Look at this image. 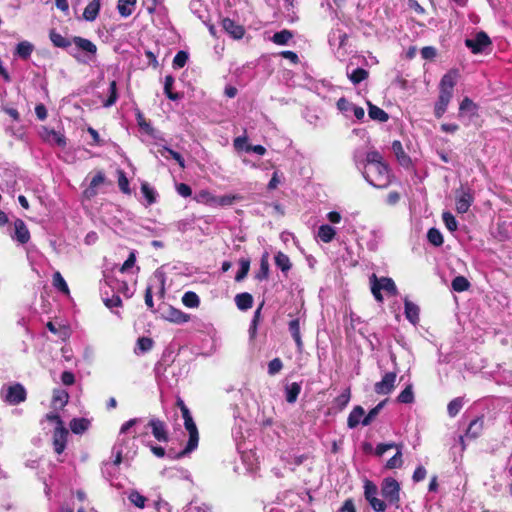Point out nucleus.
Listing matches in <instances>:
<instances>
[{
    "label": "nucleus",
    "mask_w": 512,
    "mask_h": 512,
    "mask_svg": "<svg viewBox=\"0 0 512 512\" xmlns=\"http://www.w3.org/2000/svg\"><path fill=\"white\" fill-rule=\"evenodd\" d=\"M365 180L375 188L384 189L391 183V172L386 163L365 167L363 171Z\"/></svg>",
    "instance_id": "1"
},
{
    "label": "nucleus",
    "mask_w": 512,
    "mask_h": 512,
    "mask_svg": "<svg viewBox=\"0 0 512 512\" xmlns=\"http://www.w3.org/2000/svg\"><path fill=\"white\" fill-rule=\"evenodd\" d=\"M182 417L184 419L185 428L189 433V440L187 442L186 447L181 452L175 453L174 451L169 450L168 456L172 459H179L181 457H184L187 454L194 451L198 446V441H199L198 429L196 427V424L192 418L190 411L189 410L187 412L184 411V413L182 414Z\"/></svg>",
    "instance_id": "2"
},
{
    "label": "nucleus",
    "mask_w": 512,
    "mask_h": 512,
    "mask_svg": "<svg viewBox=\"0 0 512 512\" xmlns=\"http://www.w3.org/2000/svg\"><path fill=\"white\" fill-rule=\"evenodd\" d=\"M131 441V439L127 436H118L116 443L112 447V455L114 456V460L112 462H105L102 466V473L105 476L111 477L115 474L117 467L122 462V455L124 452V447Z\"/></svg>",
    "instance_id": "3"
},
{
    "label": "nucleus",
    "mask_w": 512,
    "mask_h": 512,
    "mask_svg": "<svg viewBox=\"0 0 512 512\" xmlns=\"http://www.w3.org/2000/svg\"><path fill=\"white\" fill-rule=\"evenodd\" d=\"M0 396L2 400L10 405H18L26 400L27 393L24 386L20 383L4 385L1 388Z\"/></svg>",
    "instance_id": "4"
},
{
    "label": "nucleus",
    "mask_w": 512,
    "mask_h": 512,
    "mask_svg": "<svg viewBox=\"0 0 512 512\" xmlns=\"http://www.w3.org/2000/svg\"><path fill=\"white\" fill-rule=\"evenodd\" d=\"M381 290H384L391 295H397L398 293L397 287L391 278L382 277L377 279L376 275L373 274L371 277V291L378 302L383 301Z\"/></svg>",
    "instance_id": "5"
},
{
    "label": "nucleus",
    "mask_w": 512,
    "mask_h": 512,
    "mask_svg": "<svg viewBox=\"0 0 512 512\" xmlns=\"http://www.w3.org/2000/svg\"><path fill=\"white\" fill-rule=\"evenodd\" d=\"M456 210L458 213H466L474 201L473 190L468 186H463L455 191Z\"/></svg>",
    "instance_id": "6"
},
{
    "label": "nucleus",
    "mask_w": 512,
    "mask_h": 512,
    "mask_svg": "<svg viewBox=\"0 0 512 512\" xmlns=\"http://www.w3.org/2000/svg\"><path fill=\"white\" fill-rule=\"evenodd\" d=\"M381 493L382 496L393 505L398 506L400 497V485L399 483L393 479V478H386L384 479L382 486H381Z\"/></svg>",
    "instance_id": "7"
},
{
    "label": "nucleus",
    "mask_w": 512,
    "mask_h": 512,
    "mask_svg": "<svg viewBox=\"0 0 512 512\" xmlns=\"http://www.w3.org/2000/svg\"><path fill=\"white\" fill-rule=\"evenodd\" d=\"M397 374L395 372H387L381 381L375 383L374 391L379 395L390 394L395 388Z\"/></svg>",
    "instance_id": "8"
},
{
    "label": "nucleus",
    "mask_w": 512,
    "mask_h": 512,
    "mask_svg": "<svg viewBox=\"0 0 512 512\" xmlns=\"http://www.w3.org/2000/svg\"><path fill=\"white\" fill-rule=\"evenodd\" d=\"M491 44L488 35L481 31L478 32L473 39H466L465 45L474 53L478 54L484 50L485 47Z\"/></svg>",
    "instance_id": "9"
},
{
    "label": "nucleus",
    "mask_w": 512,
    "mask_h": 512,
    "mask_svg": "<svg viewBox=\"0 0 512 512\" xmlns=\"http://www.w3.org/2000/svg\"><path fill=\"white\" fill-rule=\"evenodd\" d=\"M68 431L65 427H56L53 434V447L57 454H61L66 448Z\"/></svg>",
    "instance_id": "10"
},
{
    "label": "nucleus",
    "mask_w": 512,
    "mask_h": 512,
    "mask_svg": "<svg viewBox=\"0 0 512 512\" xmlns=\"http://www.w3.org/2000/svg\"><path fill=\"white\" fill-rule=\"evenodd\" d=\"M392 151L398 161V163L404 168H410L412 166V160L408 154L405 153L403 145L400 141L395 140L392 143Z\"/></svg>",
    "instance_id": "11"
},
{
    "label": "nucleus",
    "mask_w": 512,
    "mask_h": 512,
    "mask_svg": "<svg viewBox=\"0 0 512 512\" xmlns=\"http://www.w3.org/2000/svg\"><path fill=\"white\" fill-rule=\"evenodd\" d=\"M148 426L151 428L153 436L158 441L166 442L168 440L166 425L163 421L153 418L149 421Z\"/></svg>",
    "instance_id": "12"
},
{
    "label": "nucleus",
    "mask_w": 512,
    "mask_h": 512,
    "mask_svg": "<svg viewBox=\"0 0 512 512\" xmlns=\"http://www.w3.org/2000/svg\"><path fill=\"white\" fill-rule=\"evenodd\" d=\"M222 28L234 39H241L245 33L243 26L237 24L230 18H224L222 20Z\"/></svg>",
    "instance_id": "13"
},
{
    "label": "nucleus",
    "mask_w": 512,
    "mask_h": 512,
    "mask_svg": "<svg viewBox=\"0 0 512 512\" xmlns=\"http://www.w3.org/2000/svg\"><path fill=\"white\" fill-rule=\"evenodd\" d=\"M105 182V174L102 171H98L96 175L91 179L89 186L84 190L83 194L87 199H91L97 195V189L100 185Z\"/></svg>",
    "instance_id": "14"
},
{
    "label": "nucleus",
    "mask_w": 512,
    "mask_h": 512,
    "mask_svg": "<svg viewBox=\"0 0 512 512\" xmlns=\"http://www.w3.org/2000/svg\"><path fill=\"white\" fill-rule=\"evenodd\" d=\"M41 136L45 141L49 143L55 144L59 147L66 146V138L63 134L59 132L44 127L41 132Z\"/></svg>",
    "instance_id": "15"
},
{
    "label": "nucleus",
    "mask_w": 512,
    "mask_h": 512,
    "mask_svg": "<svg viewBox=\"0 0 512 512\" xmlns=\"http://www.w3.org/2000/svg\"><path fill=\"white\" fill-rule=\"evenodd\" d=\"M453 94L440 91L438 101L435 104L434 113L437 118H441L447 110V106L452 99Z\"/></svg>",
    "instance_id": "16"
},
{
    "label": "nucleus",
    "mask_w": 512,
    "mask_h": 512,
    "mask_svg": "<svg viewBox=\"0 0 512 512\" xmlns=\"http://www.w3.org/2000/svg\"><path fill=\"white\" fill-rule=\"evenodd\" d=\"M15 238L21 244H26L30 240V232L23 220L17 219L14 222Z\"/></svg>",
    "instance_id": "17"
},
{
    "label": "nucleus",
    "mask_w": 512,
    "mask_h": 512,
    "mask_svg": "<svg viewBox=\"0 0 512 512\" xmlns=\"http://www.w3.org/2000/svg\"><path fill=\"white\" fill-rule=\"evenodd\" d=\"M457 76L458 74L457 71L455 70L446 73L441 79L440 91H445L453 94V88L456 84Z\"/></svg>",
    "instance_id": "18"
},
{
    "label": "nucleus",
    "mask_w": 512,
    "mask_h": 512,
    "mask_svg": "<svg viewBox=\"0 0 512 512\" xmlns=\"http://www.w3.org/2000/svg\"><path fill=\"white\" fill-rule=\"evenodd\" d=\"M364 414H365V411H364L363 407H361L359 405L355 406L348 416V419H347L348 427L352 429V428L357 427L360 423L362 424V419L365 417Z\"/></svg>",
    "instance_id": "19"
},
{
    "label": "nucleus",
    "mask_w": 512,
    "mask_h": 512,
    "mask_svg": "<svg viewBox=\"0 0 512 512\" xmlns=\"http://www.w3.org/2000/svg\"><path fill=\"white\" fill-rule=\"evenodd\" d=\"M484 427V419L483 417H477L473 421L470 422L467 430L466 437L471 439H476L482 432Z\"/></svg>",
    "instance_id": "20"
},
{
    "label": "nucleus",
    "mask_w": 512,
    "mask_h": 512,
    "mask_svg": "<svg viewBox=\"0 0 512 512\" xmlns=\"http://www.w3.org/2000/svg\"><path fill=\"white\" fill-rule=\"evenodd\" d=\"M72 42L76 45L78 49L85 51L89 54L95 55L97 52L96 45L86 38L75 36L73 37Z\"/></svg>",
    "instance_id": "21"
},
{
    "label": "nucleus",
    "mask_w": 512,
    "mask_h": 512,
    "mask_svg": "<svg viewBox=\"0 0 512 512\" xmlns=\"http://www.w3.org/2000/svg\"><path fill=\"white\" fill-rule=\"evenodd\" d=\"M100 6H101V0H92L85 7L84 12H83V18L86 21H90V22L94 21L99 14Z\"/></svg>",
    "instance_id": "22"
},
{
    "label": "nucleus",
    "mask_w": 512,
    "mask_h": 512,
    "mask_svg": "<svg viewBox=\"0 0 512 512\" xmlns=\"http://www.w3.org/2000/svg\"><path fill=\"white\" fill-rule=\"evenodd\" d=\"M405 316L412 323L416 324L419 321V307L407 298L404 301Z\"/></svg>",
    "instance_id": "23"
},
{
    "label": "nucleus",
    "mask_w": 512,
    "mask_h": 512,
    "mask_svg": "<svg viewBox=\"0 0 512 512\" xmlns=\"http://www.w3.org/2000/svg\"><path fill=\"white\" fill-rule=\"evenodd\" d=\"M368 115L372 120L379 122H386L389 119V115L383 109L370 102H368Z\"/></svg>",
    "instance_id": "24"
},
{
    "label": "nucleus",
    "mask_w": 512,
    "mask_h": 512,
    "mask_svg": "<svg viewBox=\"0 0 512 512\" xmlns=\"http://www.w3.org/2000/svg\"><path fill=\"white\" fill-rule=\"evenodd\" d=\"M289 331L297 345L298 350H302L303 348V342L301 338L300 333V320L299 319H293L289 322Z\"/></svg>",
    "instance_id": "25"
},
{
    "label": "nucleus",
    "mask_w": 512,
    "mask_h": 512,
    "mask_svg": "<svg viewBox=\"0 0 512 512\" xmlns=\"http://www.w3.org/2000/svg\"><path fill=\"white\" fill-rule=\"evenodd\" d=\"M90 422L86 418H74L70 422V429L74 434H82L89 428Z\"/></svg>",
    "instance_id": "26"
},
{
    "label": "nucleus",
    "mask_w": 512,
    "mask_h": 512,
    "mask_svg": "<svg viewBox=\"0 0 512 512\" xmlns=\"http://www.w3.org/2000/svg\"><path fill=\"white\" fill-rule=\"evenodd\" d=\"M235 303L240 310H248L252 307L253 297L249 293H240L235 296Z\"/></svg>",
    "instance_id": "27"
},
{
    "label": "nucleus",
    "mask_w": 512,
    "mask_h": 512,
    "mask_svg": "<svg viewBox=\"0 0 512 512\" xmlns=\"http://www.w3.org/2000/svg\"><path fill=\"white\" fill-rule=\"evenodd\" d=\"M136 0H119L117 9L122 17H129L135 8Z\"/></svg>",
    "instance_id": "28"
},
{
    "label": "nucleus",
    "mask_w": 512,
    "mask_h": 512,
    "mask_svg": "<svg viewBox=\"0 0 512 512\" xmlns=\"http://www.w3.org/2000/svg\"><path fill=\"white\" fill-rule=\"evenodd\" d=\"M301 392V385L297 382H293L287 385L285 388L286 401L288 403H295Z\"/></svg>",
    "instance_id": "29"
},
{
    "label": "nucleus",
    "mask_w": 512,
    "mask_h": 512,
    "mask_svg": "<svg viewBox=\"0 0 512 512\" xmlns=\"http://www.w3.org/2000/svg\"><path fill=\"white\" fill-rule=\"evenodd\" d=\"M49 38L55 47L68 48L71 46V41L55 30L50 31Z\"/></svg>",
    "instance_id": "30"
},
{
    "label": "nucleus",
    "mask_w": 512,
    "mask_h": 512,
    "mask_svg": "<svg viewBox=\"0 0 512 512\" xmlns=\"http://www.w3.org/2000/svg\"><path fill=\"white\" fill-rule=\"evenodd\" d=\"M255 277L259 281L266 280L269 277L268 253L262 255L260 260V268Z\"/></svg>",
    "instance_id": "31"
},
{
    "label": "nucleus",
    "mask_w": 512,
    "mask_h": 512,
    "mask_svg": "<svg viewBox=\"0 0 512 512\" xmlns=\"http://www.w3.org/2000/svg\"><path fill=\"white\" fill-rule=\"evenodd\" d=\"M275 265L281 269L282 272L286 273L288 272L290 269H291V262H290V259L289 257L284 254L283 252L279 251L276 255H275Z\"/></svg>",
    "instance_id": "32"
},
{
    "label": "nucleus",
    "mask_w": 512,
    "mask_h": 512,
    "mask_svg": "<svg viewBox=\"0 0 512 512\" xmlns=\"http://www.w3.org/2000/svg\"><path fill=\"white\" fill-rule=\"evenodd\" d=\"M118 99V90H117V83L115 80H112L109 84L108 88V98L103 102L104 107H111L113 106Z\"/></svg>",
    "instance_id": "33"
},
{
    "label": "nucleus",
    "mask_w": 512,
    "mask_h": 512,
    "mask_svg": "<svg viewBox=\"0 0 512 512\" xmlns=\"http://www.w3.org/2000/svg\"><path fill=\"white\" fill-rule=\"evenodd\" d=\"M387 402V399L381 401L378 403L374 408H372L368 414L362 419V425L368 426L372 423V421L377 417V415L380 413V411L383 409Z\"/></svg>",
    "instance_id": "34"
},
{
    "label": "nucleus",
    "mask_w": 512,
    "mask_h": 512,
    "mask_svg": "<svg viewBox=\"0 0 512 512\" xmlns=\"http://www.w3.org/2000/svg\"><path fill=\"white\" fill-rule=\"evenodd\" d=\"M167 319L171 322L181 324L189 320V315L183 313L181 310L170 308L168 311Z\"/></svg>",
    "instance_id": "35"
},
{
    "label": "nucleus",
    "mask_w": 512,
    "mask_h": 512,
    "mask_svg": "<svg viewBox=\"0 0 512 512\" xmlns=\"http://www.w3.org/2000/svg\"><path fill=\"white\" fill-rule=\"evenodd\" d=\"M34 50L32 43L28 41H22L18 43L16 47V54L22 59H28Z\"/></svg>",
    "instance_id": "36"
},
{
    "label": "nucleus",
    "mask_w": 512,
    "mask_h": 512,
    "mask_svg": "<svg viewBox=\"0 0 512 512\" xmlns=\"http://www.w3.org/2000/svg\"><path fill=\"white\" fill-rule=\"evenodd\" d=\"M336 234V231L330 225H321L318 229V237L325 243L332 241Z\"/></svg>",
    "instance_id": "37"
},
{
    "label": "nucleus",
    "mask_w": 512,
    "mask_h": 512,
    "mask_svg": "<svg viewBox=\"0 0 512 512\" xmlns=\"http://www.w3.org/2000/svg\"><path fill=\"white\" fill-rule=\"evenodd\" d=\"M52 283H53V286L59 290L60 292L68 295L69 294V288H68V285L66 283V281L64 280V278L62 277L61 273L56 271L54 274H53V279H52Z\"/></svg>",
    "instance_id": "38"
},
{
    "label": "nucleus",
    "mask_w": 512,
    "mask_h": 512,
    "mask_svg": "<svg viewBox=\"0 0 512 512\" xmlns=\"http://www.w3.org/2000/svg\"><path fill=\"white\" fill-rule=\"evenodd\" d=\"M129 501L137 508L143 509L147 498L140 494L137 490H132L128 493Z\"/></svg>",
    "instance_id": "39"
},
{
    "label": "nucleus",
    "mask_w": 512,
    "mask_h": 512,
    "mask_svg": "<svg viewBox=\"0 0 512 512\" xmlns=\"http://www.w3.org/2000/svg\"><path fill=\"white\" fill-rule=\"evenodd\" d=\"M236 199H238V197L235 195L214 196V198H212V206H230Z\"/></svg>",
    "instance_id": "40"
},
{
    "label": "nucleus",
    "mask_w": 512,
    "mask_h": 512,
    "mask_svg": "<svg viewBox=\"0 0 512 512\" xmlns=\"http://www.w3.org/2000/svg\"><path fill=\"white\" fill-rule=\"evenodd\" d=\"M174 84V77L172 75H167L164 81V93L170 100H178L180 95L178 93L172 92V86Z\"/></svg>",
    "instance_id": "41"
},
{
    "label": "nucleus",
    "mask_w": 512,
    "mask_h": 512,
    "mask_svg": "<svg viewBox=\"0 0 512 512\" xmlns=\"http://www.w3.org/2000/svg\"><path fill=\"white\" fill-rule=\"evenodd\" d=\"M182 303L189 308H196L200 304V299L195 292L188 291L182 297Z\"/></svg>",
    "instance_id": "42"
},
{
    "label": "nucleus",
    "mask_w": 512,
    "mask_h": 512,
    "mask_svg": "<svg viewBox=\"0 0 512 512\" xmlns=\"http://www.w3.org/2000/svg\"><path fill=\"white\" fill-rule=\"evenodd\" d=\"M427 239L435 247L441 246L444 242L442 233L436 228L428 230Z\"/></svg>",
    "instance_id": "43"
},
{
    "label": "nucleus",
    "mask_w": 512,
    "mask_h": 512,
    "mask_svg": "<svg viewBox=\"0 0 512 512\" xmlns=\"http://www.w3.org/2000/svg\"><path fill=\"white\" fill-rule=\"evenodd\" d=\"M158 152L160 153L161 156L163 157H167L166 156V153H168L178 164L181 168H184L185 167V161H184V158L181 156L180 153L166 147V146H163L161 149L158 150Z\"/></svg>",
    "instance_id": "44"
},
{
    "label": "nucleus",
    "mask_w": 512,
    "mask_h": 512,
    "mask_svg": "<svg viewBox=\"0 0 512 512\" xmlns=\"http://www.w3.org/2000/svg\"><path fill=\"white\" fill-rule=\"evenodd\" d=\"M398 402L404 404H410L414 402V393L412 384H409L405 387V389L398 395Z\"/></svg>",
    "instance_id": "45"
},
{
    "label": "nucleus",
    "mask_w": 512,
    "mask_h": 512,
    "mask_svg": "<svg viewBox=\"0 0 512 512\" xmlns=\"http://www.w3.org/2000/svg\"><path fill=\"white\" fill-rule=\"evenodd\" d=\"M366 165L365 167H368V166H373V165H379V164H384V160H383V157L382 155L376 151V150H371L369 151L367 154H366Z\"/></svg>",
    "instance_id": "46"
},
{
    "label": "nucleus",
    "mask_w": 512,
    "mask_h": 512,
    "mask_svg": "<svg viewBox=\"0 0 512 512\" xmlns=\"http://www.w3.org/2000/svg\"><path fill=\"white\" fill-rule=\"evenodd\" d=\"M368 75L369 74L367 70L363 68H356L350 74H348V77L353 84H359L363 80L367 79Z\"/></svg>",
    "instance_id": "47"
},
{
    "label": "nucleus",
    "mask_w": 512,
    "mask_h": 512,
    "mask_svg": "<svg viewBox=\"0 0 512 512\" xmlns=\"http://www.w3.org/2000/svg\"><path fill=\"white\" fill-rule=\"evenodd\" d=\"M470 287L469 281L464 276H457L452 280V288L456 292H463Z\"/></svg>",
    "instance_id": "48"
},
{
    "label": "nucleus",
    "mask_w": 512,
    "mask_h": 512,
    "mask_svg": "<svg viewBox=\"0 0 512 512\" xmlns=\"http://www.w3.org/2000/svg\"><path fill=\"white\" fill-rule=\"evenodd\" d=\"M397 452L396 454L390 458L387 463H386V468L388 469H394V468H398V467H401L403 461H402V445H399L397 448Z\"/></svg>",
    "instance_id": "49"
},
{
    "label": "nucleus",
    "mask_w": 512,
    "mask_h": 512,
    "mask_svg": "<svg viewBox=\"0 0 512 512\" xmlns=\"http://www.w3.org/2000/svg\"><path fill=\"white\" fill-rule=\"evenodd\" d=\"M292 36L293 35L289 30H282L280 32H276L273 35L272 40L275 44L285 45L292 38Z\"/></svg>",
    "instance_id": "50"
},
{
    "label": "nucleus",
    "mask_w": 512,
    "mask_h": 512,
    "mask_svg": "<svg viewBox=\"0 0 512 512\" xmlns=\"http://www.w3.org/2000/svg\"><path fill=\"white\" fill-rule=\"evenodd\" d=\"M239 264H240V269L235 276V280L237 282L242 281L247 276L249 269H250V260L241 258L239 261Z\"/></svg>",
    "instance_id": "51"
},
{
    "label": "nucleus",
    "mask_w": 512,
    "mask_h": 512,
    "mask_svg": "<svg viewBox=\"0 0 512 512\" xmlns=\"http://www.w3.org/2000/svg\"><path fill=\"white\" fill-rule=\"evenodd\" d=\"M463 407V399L462 398H455L452 401L449 402L447 406V411L449 416L455 417L461 408Z\"/></svg>",
    "instance_id": "52"
},
{
    "label": "nucleus",
    "mask_w": 512,
    "mask_h": 512,
    "mask_svg": "<svg viewBox=\"0 0 512 512\" xmlns=\"http://www.w3.org/2000/svg\"><path fill=\"white\" fill-rule=\"evenodd\" d=\"M136 119H137V123H138L139 127H140L143 131H145V132H146L147 134H149V135L153 134V132H154V128L150 125V123H148V122L145 120V118H144V116H143L142 112H141V111H139V110L136 112Z\"/></svg>",
    "instance_id": "53"
},
{
    "label": "nucleus",
    "mask_w": 512,
    "mask_h": 512,
    "mask_svg": "<svg viewBox=\"0 0 512 512\" xmlns=\"http://www.w3.org/2000/svg\"><path fill=\"white\" fill-rule=\"evenodd\" d=\"M442 219H443V222L446 226V228L453 232L455 230H457V221L455 219V217L450 213V212H444L442 214Z\"/></svg>",
    "instance_id": "54"
},
{
    "label": "nucleus",
    "mask_w": 512,
    "mask_h": 512,
    "mask_svg": "<svg viewBox=\"0 0 512 512\" xmlns=\"http://www.w3.org/2000/svg\"><path fill=\"white\" fill-rule=\"evenodd\" d=\"M141 192L143 193L149 205L156 201L155 191L149 186L148 183H142Z\"/></svg>",
    "instance_id": "55"
},
{
    "label": "nucleus",
    "mask_w": 512,
    "mask_h": 512,
    "mask_svg": "<svg viewBox=\"0 0 512 512\" xmlns=\"http://www.w3.org/2000/svg\"><path fill=\"white\" fill-rule=\"evenodd\" d=\"M283 368V363L280 358H274L268 363V374L274 376L278 374Z\"/></svg>",
    "instance_id": "56"
},
{
    "label": "nucleus",
    "mask_w": 512,
    "mask_h": 512,
    "mask_svg": "<svg viewBox=\"0 0 512 512\" xmlns=\"http://www.w3.org/2000/svg\"><path fill=\"white\" fill-rule=\"evenodd\" d=\"M188 60V54L185 51H179L173 59V66L175 68H182Z\"/></svg>",
    "instance_id": "57"
},
{
    "label": "nucleus",
    "mask_w": 512,
    "mask_h": 512,
    "mask_svg": "<svg viewBox=\"0 0 512 512\" xmlns=\"http://www.w3.org/2000/svg\"><path fill=\"white\" fill-rule=\"evenodd\" d=\"M350 401V390L346 389L335 398V403L340 409H344Z\"/></svg>",
    "instance_id": "58"
},
{
    "label": "nucleus",
    "mask_w": 512,
    "mask_h": 512,
    "mask_svg": "<svg viewBox=\"0 0 512 512\" xmlns=\"http://www.w3.org/2000/svg\"><path fill=\"white\" fill-rule=\"evenodd\" d=\"M459 111H460V114L463 112H466V111L474 114L476 111V105L473 103V101L471 99H469L468 97H465L462 100V102L460 103Z\"/></svg>",
    "instance_id": "59"
},
{
    "label": "nucleus",
    "mask_w": 512,
    "mask_h": 512,
    "mask_svg": "<svg viewBox=\"0 0 512 512\" xmlns=\"http://www.w3.org/2000/svg\"><path fill=\"white\" fill-rule=\"evenodd\" d=\"M354 104L349 102L346 98L342 97L337 101V108L339 111L348 115V113L352 112Z\"/></svg>",
    "instance_id": "60"
},
{
    "label": "nucleus",
    "mask_w": 512,
    "mask_h": 512,
    "mask_svg": "<svg viewBox=\"0 0 512 512\" xmlns=\"http://www.w3.org/2000/svg\"><path fill=\"white\" fill-rule=\"evenodd\" d=\"M364 488H365L364 494H365V498L367 501L372 499L373 497H377L378 489L375 484H373L370 481H367L365 483Z\"/></svg>",
    "instance_id": "61"
},
{
    "label": "nucleus",
    "mask_w": 512,
    "mask_h": 512,
    "mask_svg": "<svg viewBox=\"0 0 512 512\" xmlns=\"http://www.w3.org/2000/svg\"><path fill=\"white\" fill-rule=\"evenodd\" d=\"M153 346V340L148 337H141L137 341V347L141 352L149 351Z\"/></svg>",
    "instance_id": "62"
},
{
    "label": "nucleus",
    "mask_w": 512,
    "mask_h": 512,
    "mask_svg": "<svg viewBox=\"0 0 512 512\" xmlns=\"http://www.w3.org/2000/svg\"><path fill=\"white\" fill-rule=\"evenodd\" d=\"M68 393L65 391H55L53 395V403L57 405L60 404L63 407L68 401Z\"/></svg>",
    "instance_id": "63"
},
{
    "label": "nucleus",
    "mask_w": 512,
    "mask_h": 512,
    "mask_svg": "<svg viewBox=\"0 0 512 512\" xmlns=\"http://www.w3.org/2000/svg\"><path fill=\"white\" fill-rule=\"evenodd\" d=\"M368 502L375 512H384L386 509V503L377 497H373Z\"/></svg>",
    "instance_id": "64"
}]
</instances>
